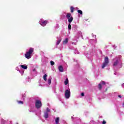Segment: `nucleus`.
Masks as SVG:
<instances>
[{
  "label": "nucleus",
  "mask_w": 124,
  "mask_h": 124,
  "mask_svg": "<svg viewBox=\"0 0 124 124\" xmlns=\"http://www.w3.org/2000/svg\"><path fill=\"white\" fill-rule=\"evenodd\" d=\"M122 56H116L112 60L114 68H121L122 67Z\"/></svg>",
  "instance_id": "1"
},
{
  "label": "nucleus",
  "mask_w": 124,
  "mask_h": 124,
  "mask_svg": "<svg viewBox=\"0 0 124 124\" xmlns=\"http://www.w3.org/2000/svg\"><path fill=\"white\" fill-rule=\"evenodd\" d=\"M34 51V48L32 47H30L29 50L26 52L25 54V57L27 60H30V59H31V57L32 56V53Z\"/></svg>",
  "instance_id": "2"
},
{
  "label": "nucleus",
  "mask_w": 124,
  "mask_h": 124,
  "mask_svg": "<svg viewBox=\"0 0 124 124\" xmlns=\"http://www.w3.org/2000/svg\"><path fill=\"white\" fill-rule=\"evenodd\" d=\"M109 64V58L108 57H105L104 59V62L102 64V68L104 69V68L106 67V66H108Z\"/></svg>",
  "instance_id": "3"
},
{
  "label": "nucleus",
  "mask_w": 124,
  "mask_h": 124,
  "mask_svg": "<svg viewBox=\"0 0 124 124\" xmlns=\"http://www.w3.org/2000/svg\"><path fill=\"white\" fill-rule=\"evenodd\" d=\"M35 107L36 109H39L42 107V103L39 100H36L35 102Z\"/></svg>",
  "instance_id": "4"
},
{
  "label": "nucleus",
  "mask_w": 124,
  "mask_h": 124,
  "mask_svg": "<svg viewBox=\"0 0 124 124\" xmlns=\"http://www.w3.org/2000/svg\"><path fill=\"white\" fill-rule=\"evenodd\" d=\"M51 112V109L49 108H47L46 110L44 112V117L45 120H47L49 118V113Z\"/></svg>",
  "instance_id": "5"
},
{
  "label": "nucleus",
  "mask_w": 124,
  "mask_h": 124,
  "mask_svg": "<svg viewBox=\"0 0 124 124\" xmlns=\"http://www.w3.org/2000/svg\"><path fill=\"white\" fill-rule=\"evenodd\" d=\"M48 23L47 20H45L43 18L41 19L39 21V24L42 27H45Z\"/></svg>",
  "instance_id": "6"
},
{
  "label": "nucleus",
  "mask_w": 124,
  "mask_h": 124,
  "mask_svg": "<svg viewBox=\"0 0 124 124\" xmlns=\"http://www.w3.org/2000/svg\"><path fill=\"white\" fill-rule=\"evenodd\" d=\"M66 17L67 18V19H68V21L69 24H71V23L73 21V17L71 16V14L67 13L66 16Z\"/></svg>",
  "instance_id": "7"
},
{
  "label": "nucleus",
  "mask_w": 124,
  "mask_h": 124,
  "mask_svg": "<svg viewBox=\"0 0 124 124\" xmlns=\"http://www.w3.org/2000/svg\"><path fill=\"white\" fill-rule=\"evenodd\" d=\"M31 73L33 76H36L37 75V71H36V68L32 67L31 69Z\"/></svg>",
  "instance_id": "8"
},
{
  "label": "nucleus",
  "mask_w": 124,
  "mask_h": 124,
  "mask_svg": "<svg viewBox=\"0 0 124 124\" xmlns=\"http://www.w3.org/2000/svg\"><path fill=\"white\" fill-rule=\"evenodd\" d=\"M65 97L68 99L70 97V89H67L65 91Z\"/></svg>",
  "instance_id": "9"
},
{
  "label": "nucleus",
  "mask_w": 124,
  "mask_h": 124,
  "mask_svg": "<svg viewBox=\"0 0 124 124\" xmlns=\"http://www.w3.org/2000/svg\"><path fill=\"white\" fill-rule=\"evenodd\" d=\"M81 36L82 38H83V35L82 34V32L81 31H78L77 36H76V42H78V39H79V37Z\"/></svg>",
  "instance_id": "10"
},
{
  "label": "nucleus",
  "mask_w": 124,
  "mask_h": 124,
  "mask_svg": "<svg viewBox=\"0 0 124 124\" xmlns=\"http://www.w3.org/2000/svg\"><path fill=\"white\" fill-rule=\"evenodd\" d=\"M102 85H105V81H102L101 82L98 84V88L99 90H101L102 88Z\"/></svg>",
  "instance_id": "11"
},
{
  "label": "nucleus",
  "mask_w": 124,
  "mask_h": 124,
  "mask_svg": "<svg viewBox=\"0 0 124 124\" xmlns=\"http://www.w3.org/2000/svg\"><path fill=\"white\" fill-rule=\"evenodd\" d=\"M78 26L77 25H74L73 26L72 29H73V30H74V31L75 32H77V29H78Z\"/></svg>",
  "instance_id": "12"
},
{
  "label": "nucleus",
  "mask_w": 124,
  "mask_h": 124,
  "mask_svg": "<svg viewBox=\"0 0 124 124\" xmlns=\"http://www.w3.org/2000/svg\"><path fill=\"white\" fill-rule=\"evenodd\" d=\"M19 67H21V68H23V69H28V66L26 64L19 65Z\"/></svg>",
  "instance_id": "13"
},
{
  "label": "nucleus",
  "mask_w": 124,
  "mask_h": 124,
  "mask_svg": "<svg viewBox=\"0 0 124 124\" xmlns=\"http://www.w3.org/2000/svg\"><path fill=\"white\" fill-rule=\"evenodd\" d=\"M61 41H62V38L61 37H59V38L56 42V46H58V45H59L60 43H61Z\"/></svg>",
  "instance_id": "14"
},
{
  "label": "nucleus",
  "mask_w": 124,
  "mask_h": 124,
  "mask_svg": "<svg viewBox=\"0 0 124 124\" xmlns=\"http://www.w3.org/2000/svg\"><path fill=\"white\" fill-rule=\"evenodd\" d=\"M51 83H52V77H49L47 79V84L48 85H51Z\"/></svg>",
  "instance_id": "15"
},
{
  "label": "nucleus",
  "mask_w": 124,
  "mask_h": 124,
  "mask_svg": "<svg viewBox=\"0 0 124 124\" xmlns=\"http://www.w3.org/2000/svg\"><path fill=\"white\" fill-rule=\"evenodd\" d=\"M58 69L59 71H60V72H63V67H62V66L60 65L58 67Z\"/></svg>",
  "instance_id": "16"
},
{
  "label": "nucleus",
  "mask_w": 124,
  "mask_h": 124,
  "mask_svg": "<svg viewBox=\"0 0 124 124\" xmlns=\"http://www.w3.org/2000/svg\"><path fill=\"white\" fill-rule=\"evenodd\" d=\"M55 124H59V123H60V117H57L56 119H55Z\"/></svg>",
  "instance_id": "17"
},
{
  "label": "nucleus",
  "mask_w": 124,
  "mask_h": 124,
  "mask_svg": "<svg viewBox=\"0 0 124 124\" xmlns=\"http://www.w3.org/2000/svg\"><path fill=\"white\" fill-rule=\"evenodd\" d=\"M73 121H77V122H78V123H80L81 122V119H80L78 117H76L75 118H74Z\"/></svg>",
  "instance_id": "18"
},
{
  "label": "nucleus",
  "mask_w": 124,
  "mask_h": 124,
  "mask_svg": "<svg viewBox=\"0 0 124 124\" xmlns=\"http://www.w3.org/2000/svg\"><path fill=\"white\" fill-rule=\"evenodd\" d=\"M67 42H68V38H66L63 41V45H65V44H66V43H67Z\"/></svg>",
  "instance_id": "19"
},
{
  "label": "nucleus",
  "mask_w": 124,
  "mask_h": 124,
  "mask_svg": "<svg viewBox=\"0 0 124 124\" xmlns=\"http://www.w3.org/2000/svg\"><path fill=\"white\" fill-rule=\"evenodd\" d=\"M78 15H83V11L81 10H78Z\"/></svg>",
  "instance_id": "20"
},
{
  "label": "nucleus",
  "mask_w": 124,
  "mask_h": 124,
  "mask_svg": "<svg viewBox=\"0 0 124 124\" xmlns=\"http://www.w3.org/2000/svg\"><path fill=\"white\" fill-rule=\"evenodd\" d=\"M25 98H26V94H25V93L22 94L21 100H25Z\"/></svg>",
  "instance_id": "21"
},
{
  "label": "nucleus",
  "mask_w": 124,
  "mask_h": 124,
  "mask_svg": "<svg viewBox=\"0 0 124 124\" xmlns=\"http://www.w3.org/2000/svg\"><path fill=\"white\" fill-rule=\"evenodd\" d=\"M43 79L45 81H47V74H45L44 75Z\"/></svg>",
  "instance_id": "22"
},
{
  "label": "nucleus",
  "mask_w": 124,
  "mask_h": 124,
  "mask_svg": "<svg viewBox=\"0 0 124 124\" xmlns=\"http://www.w3.org/2000/svg\"><path fill=\"white\" fill-rule=\"evenodd\" d=\"M70 10H71V13H73V12H74V8L72 6H71L70 7Z\"/></svg>",
  "instance_id": "23"
},
{
  "label": "nucleus",
  "mask_w": 124,
  "mask_h": 124,
  "mask_svg": "<svg viewBox=\"0 0 124 124\" xmlns=\"http://www.w3.org/2000/svg\"><path fill=\"white\" fill-rule=\"evenodd\" d=\"M68 78H66L65 80L64 81V84L65 85H67V84H68Z\"/></svg>",
  "instance_id": "24"
},
{
  "label": "nucleus",
  "mask_w": 124,
  "mask_h": 124,
  "mask_svg": "<svg viewBox=\"0 0 124 124\" xmlns=\"http://www.w3.org/2000/svg\"><path fill=\"white\" fill-rule=\"evenodd\" d=\"M84 55L85 56V57H86L87 58H88V59H90V54H87V53H84Z\"/></svg>",
  "instance_id": "25"
},
{
  "label": "nucleus",
  "mask_w": 124,
  "mask_h": 124,
  "mask_svg": "<svg viewBox=\"0 0 124 124\" xmlns=\"http://www.w3.org/2000/svg\"><path fill=\"white\" fill-rule=\"evenodd\" d=\"M17 102L18 104H24L23 101H17Z\"/></svg>",
  "instance_id": "26"
},
{
  "label": "nucleus",
  "mask_w": 124,
  "mask_h": 124,
  "mask_svg": "<svg viewBox=\"0 0 124 124\" xmlns=\"http://www.w3.org/2000/svg\"><path fill=\"white\" fill-rule=\"evenodd\" d=\"M19 73H20L21 76H23L24 75V71H23V70H19Z\"/></svg>",
  "instance_id": "27"
},
{
  "label": "nucleus",
  "mask_w": 124,
  "mask_h": 124,
  "mask_svg": "<svg viewBox=\"0 0 124 124\" xmlns=\"http://www.w3.org/2000/svg\"><path fill=\"white\" fill-rule=\"evenodd\" d=\"M68 30H71V24H70V23L68 24Z\"/></svg>",
  "instance_id": "28"
},
{
  "label": "nucleus",
  "mask_w": 124,
  "mask_h": 124,
  "mask_svg": "<svg viewBox=\"0 0 124 124\" xmlns=\"http://www.w3.org/2000/svg\"><path fill=\"white\" fill-rule=\"evenodd\" d=\"M50 64L51 65H55V62H54V61H50Z\"/></svg>",
  "instance_id": "29"
},
{
  "label": "nucleus",
  "mask_w": 124,
  "mask_h": 124,
  "mask_svg": "<svg viewBox=\"0 0 124 124\" xmlns=\"http://www.w3.org/2000/svg\"><path fill=\"white\" fill-rule=\"evenodd\" d=\"M74 53L75 54H79V52H78V51H77V49H76L74 51Z\"/></svg>",
  "instance_id": "30"
},
{
  "label": "nucleus",
  "mask_w": 124,
  "mask_h": 124,
  "mask_svg": "<svg viewBox=\"0 0 124 124\" xmlns=\"http://www.w3.org/2000/svg\"><path fill=\"white\" fill-rule=\"evenodd\" d=\"M92 36H93V37L94 38H96V35H93V33L92 34Z\"/></svg>",
  "instance_id": "31"
},
{
  "label": "nucleus",
  "mask_w": 124,
  "mask_h": 124,
  "mask_svg": "<svg viewBox=\"0 0 124 124\" xmlns=\"http://www.w3.org/2000/svg\"><path fill=\"white\" fill-rule=\"evenodd\" d=\"M69 49H70L71 50H74V47L73 46H70Z\"/></svg>",
  "instance_id": "32"
},
{
  "label": "nucleus",
  "mask_w": 124,
  "mask_h": 124,
  "mask_svg": "<svg viewBox=\"0 0 124 124\" xmlns=\"http://www.w3.org/2000/svg\"><path fill=\"white\" fill-rule=\"evenodd\" d=\"M16 70H17V71H20L18 66H17V67L16 68Z\"/></svg>",
  "instance_id": "33"
},
{
  "label": "nucleus",
  "mask_w": 124,
  "mask_h": 124,
  "mask_svg": "<svg viewBox=\"0 0 124 124\" xmlns=\"http://www.w3.org/2000/svg\"><path fill=\"white\" fill-rule=\"evenodd\" d=\"M26 80H27V81H28V82H30V77H28L26 78Z\"/></svg>",
  "instance_id": "34"
},
{
  "label": "nucleus",
  "mask_w": 124,
  "mask_h": 124,
  "mask_svg": "<svg viewBox=\"0 0 124 124\" xmlns=\"http://www.w3.org/2000/svg\"><path fill=\"white\" fill-rule=\"evenodd\" d=\"M90 41H94V43H96V40H94V39L91 40Z\"/></svg>",
  "instance_id": "35"
},
{
  "label": "nucleus",
  "mask_w": 124,
  "mask_h": 124,
  "mask_svg": "<svg viewBox=\"0 0 124 124\" xmlns=\"http://www.w3.org/2000/svg\"><path fill=\"white\" fill-rule=\"evenodd\" d=\"M102 124H106V121H103Z\"/></svg>",
  "instance_id": "36"
},
{
  "label": "nucleus",
  "mask_w": 124,
  "mask_h": 124,
  "mask_svg": "<svg viewBox=\"0 0 124 124\" xmlns=\"http://www.w3.org/2000/svg\"><path fill=\"white\" fill-rule=\"evenodd\" d=\"M81 96H84V93H82L81 94Z\"/></svg>",
  "instance_id": "37"
},
{
  "label": "nucleus",
  "mask_w": 124,
  "mask_h": 124,
  "mask_svg": "<svg viewBox=\"0 0 124 124\" xmlns=\"http://www.w3.org/2000/svg\"><path fill=\"white\" fill-rule=\"evenodd\" d=\"M114 75H118V73L115 72V73H114Z\"/></svg>",
  "instance_id": "38"
},
{
  "label": "nucleus",
  "mask_w": 124,
  "mask_h": 124,
  "mask_svg": "<svg viewBox=\"0 0 124 124\" xmlns=\"http://www.w3.org/2000/svg\"><path fill=\"white\" fill-rule=\"evenodd\" d=\"M72 44H74V45H76V43H75V42H72Z\"/></svg>",
  "instance_id": "39"
},
{
  "label": "nucleus",
  "mask_w": 124,
  "mask_h": 124,
  "mask_svg": "<svg viewBox=\"0 0 124 124\" xmlns=\"http://www.w3.org/2000/svg\"><path fill=\"white\" fill-rule=\"evenodd\" d=\"M118 97H120V98H122V95H118Z\"/></svg>",
  "instance_id": "40"
},
{
  "label": "nucleus",
  "mask_w": 124,
  "mask_h": 124,
  "mask_svg": "<svg viewBox=\"0 0 124 124\" xmlns=\"http://www.w3.org/2000/svg\"><path fill=\"white\" fill-rule=\"evenodd\" d=\"M124 83H123L122 84V87H124Z\"/></svg>",
  "instance_id": "41"
},
{
  "label": "nucleus",
  "mask_w": 124,
  "mask_h": 124,
  "mask_svg": "<svg viewBox=\"0 0 124 124\" xmlns=\"http://www.w3.org/2000/svg\"><path fill=\"white\" fill-rule=\"evenodd\" d=\"M76 9L78 10L79 8H78V7H77V8H76Z\"/></svg>",
  "instance_id": "42"
},
{
  "label": "nucleus",
  "mask_w": 124,
  "mask_h": 124,
  "mask_svg": "<svg viewBox=\"0 0 124 124\" xmlns=\"http://www.w3.org/2000/svg\"><path fill=\"white\" fill-rule=\"evenodd\" d=\"M57 26L58 28H59V27L58 24L57 25Z\"/></svg>",
  "instance_id": "43"
},
{
  "label": "nucleus",
  "mask_w": 124,
  "mask_h": 124,
  "mask_svg": "<svg viewBox=\"0 0 124 124\" xmlns=\"http://www.w3.org/2000/svg\"><path fill=\"white\" fill-rule=\"evenodd\" d=\"M85 21H88V19H84Z\"/></svg>",
  "instance_id": "44"
},
{
  "label": "nucleus",
  "mask_w": 124,
  "mask_h": 124,
  "mask_svg": "<svg viewBox=\"0 0 124 124\" xmlns=\"http://www.w3.org/2000/svg\"><path fill=\"white\" fill-rule=\"evenodd\" d=\"M71 118H72V119H73V116H72Z\"/></svg>",
  "instance_id": "45"
},
{
  "label": "nucleus",
  "mask_w": 124,
  "mask_h": 124,
  "mask_svg": "<svg viewBox=\"0 0 124 124\" xmlns=\"http://www.w3.org/2000/svg\"><path fill=\"white\" fill-rule=\"evenodd\" d=\"M106 91H107V88H106Z\"/></svg>",
  "instance_id": "46"
},
{
  "label": "nucleus",
  "mask_w": 124,
  "mask_h": 124,
  "mask_svg": "<svg viewBox=\"0 0 124 124\" xmlns=\"http://www.w3.org/2000/svg\"><path fill=\"white\" fill-rule=\"evenodd\" d=\"M29 112H31V111L30 110H29Z\"/></svg>",
  "instance_id": "47"
},
{
  "label": "nucleus",
  "mask_w": 124,
  "mask_h": 124,
  "mask_svg": "<svg viewBox=\"0 0 124 124\" xmlns=\"http://www.w3.org/2000/svg\"><path fill=\"white\" fill-rule=\"evenodd\" d=\"M93 43H91V44H93Z\"/></svg>",
  "instance_id": "48"
}]
</instances>
